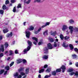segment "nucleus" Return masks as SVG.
<instances>
[{
	"label": "nucleus",
	"instance_id": "f257e3e1",
	"mask_svg": "<svg viewBox=\"0 0 78 78\" xmlns=\"http://www.w3.org/2000/svg\"><path fill=\"white\" fill-rule=\"evenodd\" d=\"M53 48V47L52 46V45L51 44L49 43L47 45V47L45 48L44 49V53L45 54H47L48 53V49H52Z\"/></svg>",
	"mask_w": 78,
	"mask_h": 78
},
{
	"label": "nucleus",
	"instance_id": "f03ea898",
	"mask_svg": "<svg viewBox=\"0 0 78 78\" xmlns=\"http://www.w3.org/2000/svg\"><path fill=\"white\" fill-rule=\"evenodd\" d=\"M27 43L29 46L27 47V49H25L23 50V51L24 52V54H26V53H27V51H28L30 50V49L31 48V46L32 45V42L30 41H27Z\"/></svg>",
	"mask_w": 78,
	"mask_h": 78
},
{
	"label": "nucleus",
	"instance_id": "7ed1b4c3",
	"mask_svg": "<svg viewBox=\"0 0 78 78\" xmlns=\"http://www.w3.org/2000/svg\"><path fill=\"white\" fill-rule=\"evenodd\" d=\"M25 34L26 37L28 39H29L30 36V35L31 34V33L29 31H25Z\"/></svg>",
	"mask_w": 78,
	"mask_h": 78
},
{
	"label": "nucleus",
	"instance_id": "20e7f679",
	"mask_svg": "<svg viewBox=\"0 0 78 78\" xmlns=\"http://www.w3.org/2000/svg\"><path fill=\"white\" fill-rule=\"evenodd\" d=\"M32 39H33V40H35V41H36L34 42L33 44L36 45V44L37 43V38L36 37H32Z\"/></svg>",
	"mask_w": 78,
	"mask_h": 78
},
{
	"label": "nucleus",
	"instance_id": "39448f33",
	"mask_svg": "<svg viewBox=\"0 0 78 78\" xmlns=\"http://www.w3.org/2000/svg\"><path fill=\"white\" fill-rule=\"evenodd\" d=\"M67 28H68L67 26V25H64L62 26V31H65V30L67 29Z\"/></svg>",
	"mask_w": 78,
	"mask_h": 78
},
{
	"label": "nucleus",
	"instance_id": "423d86ee",
	"mask_svg": "<svg viewBox=\"0 0 78 78\" xmlns=\"http://www.w3.org/2000/svg\"><path fill=\"white\" fill-rule=\"evenodd\" d=\"M69 28L70 30V33L71 34H72V33H73V26H70L69 27Z\"/></svg>",
	"mask_w": 78,
	"mask_h": 78
},
{
	"label": "nucleus",
	"instance_id": "0eeeda50",
	"mask_svg": "<svg viewBox=\"0 0 78 78\" xmlns=\"http://www.w3.org/2000/svg\"><path fill=\"white\" fill-rule=\"evenodd\" d=\"M1 51L2 52L4 51V45H1V48H0V53Z\"/></svg>",
	"mask_w": 78,
	"mask_h": 78
},
{
	"label": "nucleus",
	"instance_id": "6e6552de",
	"mask_svg": "<svg viewBox=\"0 0 78 78\" xmlns=\"http://www.w3.org/2000/svg\"><path fill=\"white\" fill-rule=\"evenodd\" d=\"M68 22L71 24H73L75 23V21L73 19H70L68 21Z\"/></svg>",
	"mask_w": 78,
	"mask_h": 78
},
{
	"label": "nucleus",
	"instance_id": "1a4fd4ad",
	"mask_svg": "<svg viewBox=\"0 0 78 78\" xmlns=\"http://www.w3.org/2000/svg\"><path fill=\"white\" fill-rule=\"evenodd\" d=\"M12 36V33L10 32L9 34H7L6 36L7 37H11Z\"/></svg>",
	"mask_w": 78,
	"mask_h": 78
},
{
	"label": "nucleus",
	"instance_id": "9d476101",
	"mask_svg": "<svg viewBox=\"0 0 78 78\" xmlns=\"http://www.w3.org/2000/svg\"><path fill=\"white\" fill-rule=\"evenodd\" d=\"M58 43H57L56 42H55L53 45L54 47H56L57 45L59 46V42H58Z\"/></svg>",
	"mask_w": 78,
	"mask_h": 78
},
{
	"label": "nucleus",
	"instance_id": "9b49d317",
	"mask_svg": "<svg viewBox=\"0 0 78 78\" xmlns=\"http://www.w3.org/2000/svg\"><path fill=\"white\" fill-rule=\"evenodd\" d=\"M62 46L64 47L67 48L68 47L69 45L67 44L65 42L63 43V44L62 45Z\"/></svg>",
	"mask_w": 78,
	"mask_h": 78
},
{
	"label": "nucleus",
	"instance_id": "f8f14e48",
	"mask_svg": "<svg viewBox=\"0 0 78 78\" xmlns=\"http://www.w3.org/2000/svg\"><path fill=\"white\" fill-rule=\"evenodd\" d=\"M28 30H30V31H33L34 30V27L32 26H30L28 28Z\"/></svg>",
	"mask_w": 78,
	"mask_h": 78
},
{
	"label": "nucleus",
	"instance_id": "ddd939ff",
	"mask_svg": "<svg viewBox=\"0 0 78 78\" xmlns=\"http://www.w3.org/2000/svg\"><path fill=\"white\" fill-rule=\"evenodd\" d=\"M61 69H62V72H65V70H66V67L65 66H62L61 67Z\"/></svg>",
	"mask_w": 78,
	"mask_h": 78
},
{
	"label": "nucleus",
	"instance_id": "4468645a",
	"mask_svg": "<svg viewBox=\"0 0 78 78\" xmlns=\"http://www.w3.org/2000/svg\"><path fill=\"white\" fill-rule=\"evenodd\" d=\"M22 59H19L17 60L16 63L17 64H19L20 63L22 62Z\"/></svg>",
	"mask_w": 78,
	"mask_h": 78
},
{
	"label": "nucleus",
	"instance_id": "2eb2a0df",
	"mask_svg": "<svg viewBox=\"0 0 78 78\" xmlns=\"http://www.w3.org/2000/svg\"><path fill=\"white\" fill-rule=\"evenodd\" d=\"M29 68H26L25 70V72L26 74H28V73H29Z\"/></svg>",
	"mask_w": 78,
	"mask_h": 78
},
{
	"label": "nucleus",
	"instance_id": "dca6fc26",
	"mask_svg": "<svg viewBox=\"0 0 78 78\" xmlns=\"http://www.w3.org/2000/svg\"><path fill=\"white\" fill-rule=\"evenodd\" d=\"M43 59H48V55H44L42 57Z\"/></svg>",
	"mask_w": 78,
	"mask_h": 78
},
{
	"label": "nucleus",
	"instance_id": "f3484780",
	"mask_svg": "<svg viewBox=\"0 0 78 78\" xmlns=\"http://www.w3.org/2000/svg\"><path fill=\"white\" fill-rule=\"evenodd\" d=\"M51 35H52V36H55V35L56 34V32L55 31L54 32H51Z\"/></svg>",
	"mask_w": 78,
	"mask_h": 78
},
{
	"label": "nucleus",
	"instance_id": "a211bd4d",
	"mask_svg": "<svg viewBox=\"0 0 78 78\" xmlns=\"http://www.w3.org/2000/svg\"><path fill=\"white\" fill-rule=\"evenodd\" d=\"M74 30L76 33H78V27H75L74 29Z\"/></svg>",
	"mask_w": 78,
	"mask_h": 78
},
{
	"label": "nucleus",
	"instance_id": "6ab92c4d",
	"mask_svg": "<svg viewBox=\"0 0 78 78\" xmlns=\"http://www.w3.org/2000/svg\"><path fill=\"white\" fill-rule=\"evenodd\" d=\"M9 31V30L8 29L6 28L5 29H4L3 30V32L4 33H8Z\"/></svg>",
	"mask_w": 78,
	"mask_h": 78
},
{
	"label": "nucleus",
	"instance_id": "aec40b11",
	"mask_svg": "<svg viewBox=\"0 0 78 78\" xmlns=\"http://www.w3.org/2000/svg\"><path fill=\"white\" fill-rule=\"evenodd\" d=\"M19 76V73L18 72L15 73L13 75L14 77H17V76Z\"/></svg>",
	"mask_w": 78,
	"mask_h": 78
},
{
	"label": "nucleus",
	"instance_id": "412c9836",
	"mask_svg": "<svg viewBox=\"0 0 78 78\" xmlns=\"http://www.w3.org/2000/svg\"><path fill=\"white\" fill-rule=\"evenodd\" d=\"M48 34V30H46L43 32V35L44 36H47Z\"/></svg>",
	"mask_w": 78,
	"mask_h": 78
},
{
	"label": "nucleus",
	"instance_id": "4be33fe9",
	"mask_svg": "<svg viewBox=\"0 0 78 78\" xmlns=\"http://www.w3.org/2000/svg\"><path fill=\"white\" fill-rule=\"evenodd\" d=\"M22 61H23V64H24L25 65H26V64H27V60H25V59H23L22 60Z\"/></svg>",
	"mask_w": 78,
	"mask_h": 78
},
{
	"label": "nucleus",
	"instance_id": "5701e85b",
	"mask_svg": "<svg viewBox=\"0 0 78 78\" xmlns=\"http://www.w3.org/2000/svg\"><path fill=\"white\" fill-rule=\"evenodd\" d=\"M24 68H21L20 69L18 70V71L19 72H22V71H23V70H24Z\"/></svg>",
	"mask_w": 78,
	"mask_h": 78
},
{
	"label": "nucleus",
	"instance_id": "b1692460",
	"mask_svg": "<svg viewBox=\"0 0 78 78\" xmlns=\"http://www.w3.org/2000/svg\"><path fill=\"white\" fill-rule=\"evenodd\" d=\"M69 47L71 49V50H72L73 48H74L73 47V45L72 44H70L69 45Z\"/></svg>",
	"mask_w": 78,
	"mask_h": 78
},
{
	"label": "nucleus",
	"instance_id": "393cba45",
	"mask_svg": "<svg viewBox=\"0 0 78 78\" xmlns=\"http://www.w3.org/2000/svg\"><path fill=\"white\" fill-rule=\"evenodd\" d=\"M51 67H50L49 69H47V70L46 71V72H50V71H51Z\"/></svg>",
	"mask_w": 78,
	"mask_h": 78
},
{
	"label": "nucleus",
	"instance_id": "a878e982",
	"mask_svg": "<svg viewBox=\"0 0 78 78\" xmlns=\"http://www.w3.org/2000/svg\"><path fill=\"white\" fill-rule=\"evenodd\" d=\"M56 73H57V72H56V71H54L52 72V75H54V76H56Z\"/></svg>",
	"mask_w": 78,
	"mask_h": 78
},
{
	"label": "nucleus",
	"instance_id": "bb28decb",
	"mask_svg": "<svg viewBox=\"0 0 78 78\" xmlns=\"http://www.w3.org/2000/svg\"><path fill=\"white\" fill-rule=\"evenodd\" d=\"M49 41L51 42H54V39L51 38H49Z\"/></svg>",
	"mask_w": 78,
	"mask_h": 78
},
{
	"label": "nucleus",
	"instance_id": "cd10ccee",
	"mask_svg": "<svg viewBox=\"0 0 78 78\" xmlns=\"http://www.w3.org/2000/svg\"><path fill=\"white\" fill-rule=\"evenodd\" d=\"M44 69H42L39 71V73H42L44 72Z\"/></svg>",
	"mask_w": 78,
	"mask_h": 78
},
{
	"label": "nucleus",
	"instance_id": "c85d7f7f",
	"mask_svg": "<svg viewBox=\"0 0 78 78\" xmlns=\"http://www.w3.org/2000/svg\"><path fill=\"white\" fill-rule=\"evenodd\" d=\"M9 55H12L14 53V51L12 50H10L9 51Z\"/></svg>",
	"mask_w": 78,
	"mask_h": 78
},
{
	"label": "nucleus",
	"instance_id": "c756f323",
	"mask_svg": "<svg viewBox=\"0 0 78 78\" xmlns=\"http://www.w3.org/2000/svg\"><path fill=\"white\" fill-rule=\"evenodd\" d=\"M60 39L62 40H63L64 38V36H63V35H62V34H61L60 36Z\"/></svg>",
	"mask_w": 78,
	"mask_h": 78
},
{
	"label": "nucleus",
	"instance_id": "7c9ffc66",
	"mask_svg": "<svg viewBox=\"0 0 78 78\" xmlns=\"http://www.w3.org/2000/svg\"><path fill=\"white\" fill-rule=\"evenodd\" d=\"M72 56L73 59H75V58H76L77 57V55L75 54L72 55Z\"/></svg>",
	"mask_w": 78,
	"mask_h": 78
},
{
	"label": "nucleus",
	"instance_id": "2f4dec72",
	"mask_svg": "<svg viewBox=\"0 0 78 78\" xmlns=\"http://www.w3.org/2000/svg\"><path fill=\"white\" fill-rule=\"evenodd\" d=\"M61 68L57 69L56 70V72H61Z\"/></svg>",
	"mask_w": 78,
	"mask_h": 78
},
{
	"label": "nucleus",
	"instance_id": "473e14b6",
	"mask_svg": "<svg viewBox=\"0 0 78 78\" xmlns=\"http://www.w3.org/2000/svg\"><path fill=\"white\" fill-rule=\"evenodd\" d=\"M4 12V11L3 10H0V14H3V13Z\"/></svg>",
	"mask_w": 78,
	"mask_h": 78
},
{
	"label": "nucleus",
	"instance_id": "72a5a7b5",
	"mask_svg": "<svg viewBox=\"0 0 78 78\" xmlns=\"http://www.w3.org/2000/svg\"><path fill=\"white\" fill-rule=\"evenodd\" d=\"M69 38H70L69 37H67V36L64 37L65 40H68V39H69Z\"/></svg>",
	"mask_w": 78,
	"mask_h": 78
},
{
	"label": "nucleus",
	"instance_id": "f704fd0d",
	"mask_svg": "<svg viewBox=\"0 0 78 78\" xmlns=\"http://www.w3.org/2000/svg\"><path fill=\"white\" fill-rule=\"evenodd\" d=\"M5 69L7 70H9V67L8 66H6Z\"/></svg>",
	"mask_w": 78,
	"mask_h": 78
},
{
	"label": "nucleus",
	"instance_id": "c9c22d12",
	"mask_svg": "<svg viewBox=\"0 0 78 78\" xmlns=\"http://www.w3.org/2000/svg\"><path fill=\"white\" fill-rule=\"evenodd\" d=\"M25 73L23 72H21L20 73V75H21L22 76H24V75H25Z\"/></svg>",
	"mask_w": 78,
	"mask_h": 78
},
{
	"label": "nucleus",
	"instance_id": "e433bc0d",
	"mask_svg": "<svg viewBox=\"0 0 78 78\" xmlns=\"http://www.w3.org/2000/svg\"><path fill=\"white\" fill-rule=\"evenodd\" d=\"M8 47V43H6L5 44V48H7Z\"/></svg>",
	"mask_w": 78,
	"mask_h": 78
},
{
	"label": "nucleus",
	"instance_id": "4c0bfd02",
	"mask_svg": "<svg viewBox=\"0 0 78 78\" xmlns=\"http://www.w3.org/2000/svg\"><path fill=\"white\" fill-rule=\"evenodd\" d=\"M5 71V70L4 69L3 70H1L0 71V75H1V74H2L4 72V71Z\"/></svg>",
	"mask_w": 78,
	"mask_h": 78
},
{
	"label": "nucleus",
	"instance_id": "58836bf2",
	"mask_svg": "<svg viewBox=\"0 0 78 78\" xmlns=\"http://www.w3.org/2000/svg\"><path fill=\"white\" fill-rule=\"evenodd\" d=\"M34 2H38V3H40L41 2V0H35L34 1Z\"/></svg>",
	"mask_w": 78,
	"mask_h": 78
},
{
	"label": "nucleus",
	"instance_id": "ea45409f",
	"mask_svg": "<svg viewBox=\"0 0 78 78\" xmlns=\"http://www.w3.org/2000/svg\"><path fill=\"white\" fill-rule=\"evenodd\" d=\"M50 22H46L45 24L46 27H47V26L49 25H50Z\"/></svg>",
	"mask_w": 78,
	"mask_h": 78
},
{
	"label": "nucleus",
	"instance_id": "a19ab883",
	"mask_svg": "<svg viewBox=\"0 0 78 78\" xmlns=\"http://www.w3.org/2000/svg\"><path fill=\"white\" fill-rule=\"evenodd\" d=\"M74 50L76 52V53H78V49H77V48H75L74 49Z\"/></svg>",
	"mask_w": 78,
	"mask_h": 78
},
{
	"label": "nucleus",
	"instance_id": "79ce46f5",
	"mask_svg": "<svg viewBox=\"0 0 78 78\" xmlns=\"http://www.w3.org/2000/svg\"><path fill=\"white\" fill-rule=\"evenodd\" d=\"M75 76H78V71H76L75 73L74 74Z\"/></svg>",
	"mask_w": 78,
	"mask_h": 78
},
{
	"label": "nucleus",
	"instance_id": "37998d69",
	"mask_svg": "<svg viewBox=\"0 0 78 78\" xmlns=\"http://www.w3.org/2000/svg\"><path fill=\"white\" fill-rule=\"evenodd\" d=\"M73 69H69L68 70V72H72V71H73Z\"/></svg>",
	"mask_w": 78,
	"mask_h": 78
},
{
	"label": "nucleus",
	"instance_id": "c03bdc74",
	"mask_svg": "<svg viewBox=\"0 0 78 78\" xmlns=\"http://www.w3.org/2000/svg\"><path fill=\"white\" fill-rule=\"evenodd\" d=\"M6 8V7L5 5H4L2 6V9H5Z\"/></svg>",
	"mask_w": 78,
	"mask_h": 78
},
{
	"label": "nucleus",
	"instance_id": "a18cd8bd",
	"mask_svg": "<svg viewBox=\"0 0 78 78\" xmlns=\"http://www.w3.org/2000/svg\"><path fill=\"white\" fill-rule=\"evenodd\" d=\"M74 74H75V72H73L69 73L70 75H74Z\"/></svg>",
	"mask_w": 78,
	"mask_h": 78
},
{
	"label": "nucleus",
	"instance_id": "49530a36",
	"mask_svg": "<svg viewBox=\"0 0 78 78\" xmlns=\"http://www.w3.org/2000/svg\"><path fill=\"white\" fill-rule=\"evenodd\" d=\"M17 8H21V4H18L17 7Z\"/></svg>",
	"mask_w": 78,
	"mask_h": 78
},
{
	"label": "nucleus",
	"instance_id": "de8ad7c7",
	"mask_svg": "<svg viewBox=\"0 0 78 78\" xmlns=\"http://www.w3.org/2000/svg\"><path fill=\"white\" fill-rule=\"evenodd\" d=\"M15 53L16 54H18L19 53V51L17 50H16L15 51Z\"/></svg>",
	"mask_w": 78,
	"mask_h": 78
},
{
	"label": "nucleus",
	"instance_id": "09e8293b",
	"mask_svg": "<svg viewBox=\"0 0 78 78\" xmlns=\"http://www.w3.org/2000/svg\"><path fill=\"white\" fill-rule=\"evenodd\" d=\"M30 2H31V0H28V1L26 2V4H29L30 3Z\"/></svg>",
	"mask_w": 78,
	"mask_h": 78
},
{
	"label": "nucleus",
	"instance_id": "8fccbe9b",
	"mask_svg": "<svg viewBox=\"0 0 78 78\" xmlns=\"http://www.w3.org/2000/svg\"><path fill=\"white\" fill-rule=\"evenodd\" d=\"M16 11V7H14L13 8V11L14 12H15Z\"/></svg>",
	"mask_w": 78,
	"mask_h": 78
},
{
	"label": "nucleus",
	"instance_id": "3c124183",
	"mask_svg": "<svg viewBox=\"0 0 78 78\" xmlns=\"http://www.w3.org/2000/svg\"><path fill=\"white\" fill-rule=\"evenodd\" d=\"M14 62H12L10 65V67H11L14 64Z\"/></svg>",
	"mask_w": 78,
	"mask_h": 78
},
{
	"label": "nucleus",
	"instance_id": "603ef678",
	"mask_svg": "<svg viewBox=\"0 0 78 78\" xmlns=\"http://www.w3.org/2000/svg\"><path fill=\"white\" fill-rule=\"evenodd\" d=\"M3 53H1L0 54V58H2V56H3Z\"/></svg>",
	"mask_w": 78,
	"mask_h": 78
},
{
	"label": "nucleus",
	"instance_id": "864d4df0",
	"mask_svg": "<svg viewBox=\"0 0 78 78\" xmlns=\"http://www.w3.org/2000/svg\"><path fill=\"white\" fill-rule=\"evenodd\" d=\"M11 3H15L16 2V0H11Z\"/></svg>",
	"mask_w": 78,
	"mask_h": 78
},
{
	"label": "nucleus",
	"instance_id": "5fc2aeb1",
	"mask_svg": "<svg viewBox=\"0 0 78 78\" xmlns=\"http://www.w3.org/2000/svg\"><path fill=\"white\" fill-rule=\"evenodd\" d=\"M9 3V1H8V0H6L5 2L6 5V4H8V3Z\"/></svg>",
	"mask_w": 78,
	"mask_h": 78
},
{
	"label": "nucleus",
	"instance_id": "6e6d98bb",
	"mask_svg": "<svg viewBox=\"0 0 78 78\" xmlns=\"http://www.w3.org/2000/svg\"><path fill=\"white\" fill-rule=\"evenodd\" d=\"M41 31V27H40L39 29H38L37 31L39 32Z\"/></svg>",
	"mask_w": 78,
	"mask_h": 78
},
{
	"label": "nucleus",
	"instance_id": "4d7b16f0",
	"mask_svg": "<svg viewBox=\"0 0 78 78\" xmlns=\"http://www.w3.org/2000/svg\"><path fill=\"white\" fill-rule=\"evenodd\" d=\"M48 67V65H45L44 66V68H47Z\"/></svg>",
	"mask_w": 78,
	"mask_h": 78
},
{
	"label": "nucleus",
	"instance_id": "13d9d810",
	"mask_svg": "<svg viewBox=\"0 0 78 78\" xmlns=\"http://www.w3.org/2000/svg\"><path fill=\"white\" fill-rule=\"evenodd\" d=\"M58 39H55V42H56L57 43H58Z\"/></svg>",
	"mask_w": 78,
	"mask_h": 78
},
{
	"label": "nucleus",
	"instance_id": "bf43d9fd",
	"mask_svg": "<svg viewBox=\"0 0 78 78\" xmlns=\"http://www.w3.org/2000/svg\"><path fill=\"white\" fill-rule=\"evenodd\" d=\"M46 27V26L45 25L43 26H42L41 27V28H44V27Z\"/></svg>",
	"mask_w": 78,
	"mask_h": 78
},
{
	"label": "nucleus",
	"instance_id": "052dcab7",
	"mask_svg": "<svg viewBox=\"0 0 78 78\" xmlns=\"http://www.w3.org/2000/svg\"><path fill=\"white\" fill-rule=\"evenodd\" d=\"M26 23H27V22H25L23 23V25L24 26H26Z\"/></svg>",
	"mask_w": 78,
	"mask_h": 78
},
{
	"label": "nucleus",
	"instance_id": "680f3d73",
	"mask_svg": "<svg viewBox=\"0 0 78 78\" xmlns=\"http://www.w3.org/2000/svg\"><path fill=\"white\" fill-rule=\"evenodd\" d=\"M2 38H3V37H2V35L0 36V40H2Z\"/></svg>",
	"mask_w": 78,
	"mask_h": 78
},
{
	"label": "nucleus",
	"instance_id": "e2e57ef3",
	"mask_svg": "<svg viewBox=\"0 0 78 78\" xmlns=\"http://www.w3.org/2000/svg\"><path fill=\"white\" fill-rule=\"evenodd\" d=\"M49 77L48 76V75H46L44 77V78H48Z\"/></svg>",
	"mask_w": 78,
	"mask_h": 78
},
{
	"label": "nucleus",
	"instance_id": "0e129e2a",
	"mask_svg": "<svg viewBox=\"0 0 78 78\" xmlns=\"http://www.w3.org/2000/svg\"><path fill=\"white\" fill-rule=\"evenodd\" d=\"M7 71H5L4 73V75H6V73H7Z\"/></svg>",
	"mask_w": 78,
	"mask_h": 78
},
{
	"label": "nucleus",
	"instance_id": "69168bd1",
	"mask_svg": "<svg viewBox=\"0 0 78 78\" xmlns=\"http://www.w3.org/2000/svg\"><path fill=\"white\" fill-rule=\"evenodd\" d=\"M38 77L39 78H41V75H39L38 76Z\"/></svg>",
	"mask_w": 78,
	"mask_h": 78
},
{
	"label": "nucleus",
	"instance_id": "338daca9",
	"mask_svg": "<svg viewBox=\"0 0 78 78\" xmlns=\"http://www.w3.org/2000/svg\"><path fill=\"white\" fill-rule=\"evenodd\" d=\"M76 67H78V62L76 63Z\"/></svg>",
	"mask_w": 78,
	"mask_h": 78
},
{
	"label": "nucleus",
	"instance_id": "774afa93",
	"mask_svg": "<svg viewBox=\"0 0 78 78\" xmlns=\"http://www.w3.org/2000/svg\"><path fill=\"white\" fill-rule=\"evenodd\" d=\"M26 77H27V75L24 76L22 78H26Z\"/></svg>",
	"mask_w": 78,
	"mask_h": 78
}]
</instances>
